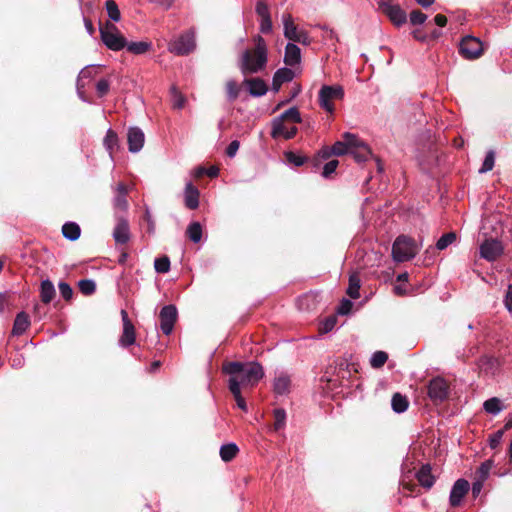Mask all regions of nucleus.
Returning <instances> with one entry per match:
<instances>
[{"mask_svg":"<svg viewBox=\"0 0 512 512\" xmlns=\"http://www.w3.org/2000/svg\"><path fill=\"white\" fill-rule=\"evenodd\" d=\"M223 371L229 376V389L254 387L264 376L263 367L258 362H228Z\"/></svg>","mask_w":512,"mask_h":512,"instance_id":"nucleus-1","label":"nucleus"},{"mask_svg":"<svg viewBox=\"0 0 512 512\" xmlns=\"http://www.w3.org/2000/svg\"><path fill=\"white\" fill-rule=\"evenodd\" d=\"M323 158H328L331 154L342 156L344 154H351L357 162L366 161L371 151L366 143H364L357 135L346 132L342 136V140L337 141L332 146L331 150H323Z\"/></svg>","mask_w":512,"mask_h":512,"instance_id":"nucleus-2","label":"nucleus"},{"mask_svg":"<svg viewBox=\"0 0 512 512\" xmlns=\"http://www.w3.org/2000/svg\"><path fill=\"white\" fill-rule=\"evenodd\" d=\"M267 63V46L261 36L255 38V48L247 49L240 59V70L246 74H254L264 69Z\"/></svg>","mask_w":512,"mask_h":512,"instance_id":"nucleus-3","label":"nucleus"},{"mask_svg":"<svg viewBox=\"0 0 512 512\" xmlns=\"http://www.w3.org/2000/svg\"><path fill=\"white\" fill-rule=\"evenodd\" d=\"M302 118L299 110L296 107H291L283 112L280 116L272 121L271 136L274 139L283 137L285 139H292L298 132L295 124L301 123Z\"/></svg>","mask_w":512,"mask_h":512,"instance_id":"nucleus-4","label":"nucleus"},{"mask_svg":"<svg viewBox=\"0 0 512 512\" xmlns=\"http://www.w3.org/2000/svg\"><path fill=\"white\" fill-rule=\"evenodd\" d=\"M99 32L103 44L112 51H120L127 45L125 37L117 26L109 21L100 24Z\"/></svg>","mask_w":512,"mask_h":512,"instance_id":"nucleus-5","label":"nucleus"},{"mask_svg":"<svg viewBox=\"0 0 512 512\" xmlns=\"http://www.w3.org/2000/svg\"><path fill=\"white\" fill-rule=\"evenodd\" d=\"M418 247L414 241L407 236H399L393 243L392 256L397 262L408 261L416 256Z\"/></svg>","mask_w":512,"mask_h":512,"instance_id":"nucleus-6","label":"nucleus"},{"mask_svg":"<svg viewBox=\"0 0 512 512\" xmlns=\"http://www.w3.org/2000/svg\"><path fill=\"white\" fill-rule=\"evenodd\" d=\"M344 98V89L341 85H323L318 94V102L322 109L328 113H334V100H342Z\"/></svg>","mask_w":512,"mask_h":512,"instance_id":"nucleus-7","label":"nucleus"},{"mask_svg":"<svg viewBox=\"0 0 512 512\" xmlns=\"http://www.w3.org/2000/svg\"><path fill=\"white\" fill-rule=\"evenodd\" d=\"M283 23V34L290 41L298 42L304 45L310 44V38L304 30L299 29L289 13H284L281 17Z\"/></svg>","mask_w":512,"mask_h":512,"instance_id":"nucleus-8","label":"nucleus"},{"mask_svg":"<svg viewBox=\"0 0 512 512\" xmlns=\"http://www.w3.org/2000/svg\"><path fill=\"white\" fill-rule=\"evenodd\" d=\"M195 47L194 32L188 31L172 40L168 45V50L176 55H187L192 52Z\"/></svg>","mask_w":512,"mask_h":512,"instance_id":"nucleus-9","label":"nucleus"},{"mask_svg":"<svg viewBox=\"0 0 512 512\" xmlns=\"http://www.w3.org/2000/svg\"><path fill=\"white\" fill-rule=\"evenodd\" d=\"M483 43L476 37L466 36L460 43V53L468 60L479 58L483 54Z\"/></svg>","mask_w":512,"mask_h":512,"instance_id":"nucleus-10","label":"nucleus"},{"mask_svg":"<svg viewBox=\"0 0 512 512\" xmlns=\"http://www.w3.org/2000/svg\"><path fill=\"white\" fill-rule=\"evenodd\" d=\"M97 74L98 67L95 65H88L80 71L76 82V91L78 97L83 102H89L88 99L85 97V89L90 84V82L96 77Z\"/></svg>","mask_w":512,"mask_h":512,"instance_id":"nucleus-11","label":"nucleus"},{"mask_svg":"<svg viewBox=\"0 0 512 512\" xmlns=\"http://www.w3.org/2000/svg\"><path fill=\"white\" fill-rule=\"evenodd\" d=\"M379 7L394 25L401 26L406 22L407 16L405 11L402 10L398 4L393 3L391 0L381 1L379 3Z\"/></svg>","mask_w":512,"mask_h":512,"instance_id":"nucleus-12","label":"nucleus"},{"mask_svg":"<svg viewBox=\"0 0 512 512\" xmlns=\"http://www.w3.org/2000/svg\"><path fill=\"white\" fill-rule=\"evenodd\" d=\"M480 257L489 261H495L502 253V243L496 239H486L479 248Z\"/></svg>","mask_w":512,"mask_h":512,"instance_id":"nucleus-13","label":"nucleus"},{"mask_svg":"<svg viewBox=\"0 0 512 512\" xmlns=\"http://www.w3.org/2000/svg\"><path fill=\"white\" fill-rule=\"evenodd\" d=\"M448 384L440 377L433 378L428 385V395L433 402H442L448 396Z\"/></svg>","mask_w":512,"mask_h":512,"instance_id":"nucleus-14","label":"nucleus"},{"mask_svg":"<svg viewBox=\"0 0 512 512\" xmlns=\"http://www.w3.org/2000/svg\"><path fill=\"white\" fill-rule=\"evenodd\" d=\"M177 309L174 305H166L160 311V327L165 335L171 334L177 320Z\"/></svg>","mask_w":512,"mask_h":512,"instance_id":"nucleus-15","label":"nucleus"},{"mask_svg":"<svg viewBox=\"0 0 512 512\" xmlns=\"http://www.w3.org/2000/svg\"><path fill=\"white\" fill-rule=\"evenodd\" d=\"M128 149L131 153L139 152L145 142V135L138 127H130L127 133Z\"/></svg>","mask_w":512,"mask_h":512,"instance_id":"nucleus-16","label":"nucleus"},{"mask_svg":"<svg viewBox=\"0 0 512 512\" xmlns=\"http://www.w3.org/2000/svg\"><path fill=\"white\" fill-rule=\"evenodd\" d=\"M469 490V483L465 479H458L451 491L449 496L450 505L453 507L459 506L464 496Z\"/></svg>","mask_w":512,"mask_h":512,"instance_id":"nucleus-17","label":"nucleus"},{"mask_svg":"<svg viewBox=\"0 0 512 512\" xmlns=\"http://www.w3.org/2000/svg\"><path fill=\"white\" fill-rule=\"evenodd\" d=\"M113 238L117 244H126L130 239L128 220L124 217H117L113 230Z\"/></svg>","mask_w":512,"mask_h":512,"instance_id":"nucleus-18","label":"nucleus"},{"mask_svg":"<svg viewBox=\"0 0 512 512\" xmlns=\"http://www.w3.org/2000/svg\"><path fill=\"white\" fill-rule=\"evenodd\" d=\"M291 379L285 372L276 375L273 381V390L277 395H286L290 392Z\"/></svg>","mask_w":512,"mask_h":512,"instance_id":"nucleus-19","label":"nucleus"},{"mask_svg":"<svg viewBox=\"0 0 512 512\" xmlns=\"http://www.w3.org/2000/svg\"><path fill=\"white\" fill-rule=\"evenodd\" d=\"M244 84L246 85L251 96L260 97L267 93L266 83L259 78L245 79Z\"/></svg>","mask_w":512,"mask_h":512,"instance_id":"nucleus-20","label":"nucleus"},{"mask_svg":"<svg viewBox=\"0 0 512 512\" xmlns=\"http://www.w3.org/2000/svg\"><path fill=\"white\" fill-rule=\"evenodd\" d=\"M284 62L288 66H295L301 62V50L294 43H288L285 47Z\"/></svg>","mask_w":512,"mask_h":512,"instance_id":"nucleus-21","label":"nucleus"},{"mask_svg":"<svg viewBox=\"0 0 512 512\" xmlns=\"http://www.w3.org/2000/svg\"><path fill=\"white\" fill-rule=\"evenodd\" d=\"M185 205L189 209H196L199 206V190L188 182L184 192Z\"/></svg>","mask_w":512,"mask_h":512,"instance_id":"nucleus-22","label":"nucleus"},{"mask_svg":"<svg viewBox=\"0 0 512 512\" xmlns=\"http://www.w3.org/2000/svg\"><path fill=\"white\" fill-rule=\"evenodd\" d=\"M30 326L29 316L25 312H20L16 315L14 320L12 335H22Z\"/></svg>","mask_w":512,"mask_h":512,"instance_id":"nucleus-23","label":"nucleus"},{"mask_svg":"<svg viewBox=\"0 0 512 512\" xmlns=\"http://www.w3.org/2000/svg\"><path fill=\"white\" fill-rule=\"evenodd\" d=\"M416 478L426 489H430L435 482V478L431 473V467L429 465H424L421 467V469L417 472Z\"/></svg>","mask_w":512,"mask_h":512,"instance_id":"nucleus-24","label":"nucleus"},{"mask_svg":"<svg viewBox=\"0 0 512 512\" xmlns=\"http://www.w3.org/2000/svg\"><path fill=\"white\" fill-rule=\"evenodd\" d=\"M105 149L109 152L110 158H113V152L119 147V139L112 129H108L103 140Z\"/></svg>","mask_w":512,"mask_h":512,"instance_id":"nucleus-25","label":"nucleus"},{"mask_svg":"<svg viewBox=\"0 0 512 512\" xmlns=\"http://www.w3.org/2000/svg\"><path fill=\"white\" fill-rule=\"evenodd\" d=\"M135 342V328L133 324L125 323L123 326V332L119 339V345L122 347H128Z\"/></svg>","mask_w":512,"mask_h":512,"instance_id":"nucleus-26","label":"nucleus"},{"mask_svg":"<svg viewBox=\"0 0 512 512\" xmlns=\"http://www.w3.org/2000/svg\"><path fill=\"white\" fill-rule=\"evenodd\" d=\"M40 296H41V301L45 304L50 303L52 301V299L54 298L55 288H54L53 283L50 280L46 279L41 282Z\"/></svg>","mask_w":512,"mask_h":512,"instance_id":"nucleus-27","label":"nucleus"},{"mask_svg":"<svg viewBox=\"0 0 512 512\" xmlns=\"http://www.w3.org/2000/svg\"><path fill=\"white\" fill-rule=\"evenodd\" d=\"M80 233L79 225L74 222L65 223L62 227L63 236L70 241L77 240L80 237Z\"/></svg>","mask_w":512,"mask_h":512,"instance_id":"nucleus-28","label":"nucleus"},{"mask_svg":"<svg viewBox=\"0 0 512 512\" xmlns=\"http://www.w3.org/2000/svg\"><path fill=\"white\" fill-rule=\"evenodd\" d=\"M129 52L135 55H142L148 52L152 44L150 42L146 41H140V42H127V45L125 46Z\"/></svg>","mask_w":512,"mask_h":512,"instance_id":"nucleus-29","label":"nucleus"},{"mask_svg":"<svg viewBox=\"0 0 512 512\" xmlns=\"http://www.w3.org/2000/svg\"><path fill=\"white\" fill-rule=\"evenodd\" d=\"M392 409L396 413H403L408 408V400L405 396L400 393H395L391 400Z\"/></svg>","mask_w":512,"mask_h":512,"instance_id":"nucleus-30","label":"nucleus"},{"mask_svg":"<svg viewBox=\"0 0 512 512\" xmlns=\"http://www.w3.org/2000/svg\"><path fill=\"white\" fill-rule=\"evenodd\" d=\"M360 278L357 274H352L350 275L349 277V285H348V288H347V294L353 298V299H358L360 294H359V289H360Z\"/></svg>","mask_w":512,"mask_h":512,"instance_id":"nucleus-31","label":"nucleus"},{"mask_svg":"<svg viewBox=\"0 0 512 512\" xmlns=\"http://www.w3.org/2000/svg\"><path fill=\"white\" fill-rule=\"evenodd\" d=\"M483 407L487 413L493 415H497L503 409L502 402L496 397L486 400Z\"/></svg>","mask_w":512,"mask_h":512,"instance_id":"nucleus-32","label":"nucleus"},{"mask_svg":"<svg viewBox=\"0 0 512 512\" xmlns=\"http://www.w3.org/2000/svg\"><path fill=\"white\" fill-rule=\"evenodd\" d=\"M273 77L277 84H283L293 80L294 72L291 69L284 67L278 69Z\"/></svg>","mask_w":512,"mask_h":512,"instance_id":"nucleus-33","label":"nucleus"},{"mask_svg":"<svg viewBox=\"0 0 512 512\" xmlns=\"http://www.w3.org/2000/svg\"><path fill=\"white\" fill-rule=\"evenodd\" d=\"M238 452V447L234 443L226 444L220 448L221 459L225 462L232 460Z\"/></svg>","mask_w":512,"mask_h":512,"instance_id":"nucleus-34","label":"nucleus"},{"mask_svg":"<svg viewBox=\"0 0 512 512\" xmlns=\"http://www.w3.org/2000/svg\"><path fill=\"white\" fill-rule=\"evenodd\" d=\"M187 235L192 242H200L202 238V227L200 223L192 222L191 224H189L187 228Z\"/></svg>","mask_w":512,"mask_h":512,"instance_id":"nucleus-35","label":"nucleus"},{"mask_svg":"<svg viewBox=\"0 0 512 512\" xmlns=\"http://www.w3.org/2000/svg\"><path fill=\"white\" fill-rule=\"evenodd\" d=\"M105 8H106L109 18L112 21H114V22L120 21L121 13H120L117 3L114 0H107L105 2Z\"/></svg>","mask_w":512,"mask_h":512,"instance_id":"nucleus-36","label":"nucleus"},{"mask_svg":"<svg viewBox=\"0 0 512 512\" xmlns=\"http://www.w3.org/2000/svg\"><path fill=\"white\" fill-rule=\"evenodd\" d=\"M79 290L84 295H91L96 290V283L92 279H83L78 282Z\"/></svg>","mask_w":512,"mask_h":512,"instance_id":"nucleus-37","label":"nucleus"},{"mask_svg":"<svg viewBox=\"0 0 512 512\" xmlns=\"http://www.w3.org/2000/svg\"><path fill=\"white\" fill-rule=\"evenodd\" d=\"M456 240V234L454 232L446 233L442 235L436 243L438 250H444Z\"/></svg>","mask_w":512,"mask_h":512,"instance_id":"nucleus-38","label":"nucleus"},{"mask_svg":"<svg viewBox=\"0 0 512 512\" xmlns=\"http://www.w3.org/2000/svg\"><path fill=\"white\" fill-rule=\"evenodd\" d=\"M387 359H388L387 353H385L383 351H377V352L373 353V355L370 359V364L373 368H380L386 363Z\"/></svg>","mask_w":512,"mask_h":512,"instance_id":"nucleus-39","label":"nucleus"},{"mask_svg":"<svg viewBox=\"0 0 512 512\" xmlns=\"http://www.w3.org/2000/svg\"><path fill=\"white\" fill-rule=\"evenodd\" d=\"M154 268L158 273H167L170 270V260L167 256L156 258Z\"/></svg>","mask_w":512,"mask_h":512,"instance_id":"nucleus-40","label":"nucleus"},{"mask_svg":"<svg viewBox=\"0 0 512 512\" xmlns=\"http://www.w3.org/2000/svg\"><path fill=\"white\" fill-rule=\"evenodd\" d=\"M170 91L173 107L177 109L183 108L185 104V97L178 91V89L175 86H172Z\"/></svg>","mask_w":512,"mask_h":512,"instance_id":"nucleus-41","label":"nucleus"},{"mask_svg":"<svg viewBox=\"0 0 512 512\" xmlns=\"http://www.w3.org/2000/svg\"><path fill=\"white\" fill-rule=\"evenodd\" d=\"M494 162H495V155H494V152L493 151H489L486 156H485V159L482 163V166L481 168L479 169V172L480 173H486L488 171H491L494 167Z\"/></svg>","mask_w":512,"mask_h":512,"instance_id":"nucleus-42","label":"nucleus"},{"mask_svg":"<svg viewBox=\"0 0 512 512\" xmlns=\"http://www.w3.org/2000/svg\"><path fill=\"white\" fill-rule=\"evenodd\" d=\"M226 93L230 101H234L239 95V86L236 81L229 80L226 83Z\"/></svg>","mask_w":512,"mask_h":512,"instance_id":"nucleus-43","label":"nucleus"},{"mask_svg":"<svg viewBox=\"0 0 512 512\" xmlns=\"http://www.w3.org/2000/svg\"><path fill=\"white\" fill-rule=\"evenodd\" d=\"M493 466V462L491 460H487L481 464V466L477 470V479L486 480L489 476L490 470Z\"/></svg>","mask_w":512,"mask_h":512,"instance_id":"nucleus-44","label":"nucleus"},{"mask_svg":"<svg viewBox=\"0 0 512 512\" xmlns=\"http://www.w3.org/2000/svg\"><path fill=\"white\" fill-rule=\"evenodd\" d=\"M274 418H275L274 429L275 430L282 429L285 426V422H286V412H285V410H283V409H276L274 411Z\"/></svg>","mask_w":512,"mask_h":512,"instance_id":"nucleus-45","label":"nucleus"},{"mask_svg":"<svg viewBox=\"0 0 512 512\" xmlns=\"http://www.w3.org/2000/svg\"><path fill=\"white\" fill-rule=\"evenodd\" d=\"M285 158H286V160L289 163H291V164H293V165H295L297 167L302 166L305 163V158L304 157H302L300 155H297V154H295L292 151L286 152L285 153Z\"/></svg>","mask_w":512,"mask_h":512,"instance_id":"nucleus-46","label":"nucleus"},{"mask_svg":"<svg viewBox=\"0 0 512 512\" xmlns=\"http://www.w3.org/2000/svg\"><path fill=\"white\" fill-rule=\"evenodd\" d=\"M339 162L337 160H331L327 162L322 171V176L324 178H329L337 169Z\"/></svg>","mask_w":512,"mask_h":512,"instance_id":"nucleus-47","label":"nucleus"},{"mask_svg":"<svg viewBox=\"0 0 512 512\" xmlns=\"http://www.w3.org/2000/svg\"><path fill=\"white\" fill-rule=\"evenodd\" d=\"M230 392L233 394L235 400H236V403H237V406L243 410V411H247V404L244 400V398L242 397L241 395V390H239L238 388H236V386L234 387V389H229Z\"/></svg>","mask_w":512,"mask_h":512,"instance_id":"nucleus-48","label":"nucleus"},{"mask_svg":"<svg viewBox=\"0 0 512 512\" xmlns=\"http://www.w3.org/2000/svg\"><path fill=\"white\" fill-rule=\"evenodd\" d=\"M255 10H256L257 15L260 17V19L270 16L269 7H268L267 3L264 2L263 0L257 1Z\"/></svg>","mask_w":512,"mask_h":512,"instance_id":"nucleus-49","label":"nucleus"},{"mask_svg":"<svg viewBox=\"0 0 512 512\" xmlns=\"http://www.w3.org/2000/svg\"><path fill=\"white\" fill-rule=\"evenodd\" d=\"M59 292L65 300H70L73 296V290L71 286L66 282H60L58 284Z\"/></svg>","mask_w":512,"mask_h":512,"instance_id":"nucleus-50","label":"nucleus"},{"mask_svg":"<svg viewBox=\"0 0 512 512\" xmlns=\"http://www.w3.org/2000/svg\"><path fill=\"white\" fill-rule=\"evenodd\" d=\"M427 16L419 10L412 11L410 14V21L413 25L423 24Z\"/></svg>","mask_w":512,"mask_h":512,"instance_id":"nucleus-51","label":"nucleus"},{"mask_svg":"<svg viewBox=\"0 0 512 512\" xmlns=\"http://www.w3.org/2000/svg\"><path fill=\"white\" fill-rule=\"evenodd\" d=\"M110 83L107 79H100L96 84V91L100 97L106 95L109 91Z\"/></svg>","mask_w":512,"mask_h":512,"instance_id":"nucleus-52","label":"nucleus"},{"mask_svg":"<svg viewBox=\"0 0 512 512\" xmlns=\"http://www.w3.org/2000/svg\"><path fill=\"white\" fill-rule=\"evenodd\" d=\"M352 307L353 303L349 299H342L337 308V313L340 315H347L350 313Z\"/></svg>","mask_w":512,"mask_h":512,"instance_id":"nucleus-53","label":"nucleus"},{"mask_svg":"<svg viewBox=\"0 0 512 512\" xmlns=\"http://www.w3.org/2000/svg\"><path fill=\"white\" fill-rule=\"evenodd\" d=\"M273 24L271 20V16H267L260 19V31L264 34H268L272 31Z\"/></svg>","mask_w":512,"mask_h":512,"instance_id":"nucleus-54","label":"nucleus"},{"mask_svg":"<svg viewBox=\"0 0 512 512\" xmlns=\"http://www.w3.org/2000/svg\"><path fill=\"white\" fill-rule=\"evenodd\" d=\"M503 434H504L503 430H498L490 436L489 445L492 449H495L499 446V444L501 443Z\"/></svg>","mask_w":512,"mask_h":512,"instance_id":"nucleus-55","label":"nucleus"},{"mask_svg":"<svg viewBox=\"0 0 512 512\" xmlns=\"http://www.w3.org/2000/svg\"><path fill=\"white\" fill-rule=\"evenodd\" d=\"M113 205L115 208L120 210H126L128 207L126 196L116 195L113 200Z\"/></svg>","mask_w":512,"mask_h":512,"instance_id":"nucleus-56","label":"nucleus"},{"mask_svg":"<svg viewBox=\"0 0 512 512\" xmlns=\"http://www.w3.org/2000/svg\"><path fill=\"white\" fill-rule=\"evenodd\" d=\"M240 147V143L238 140H233L226 149V154L228 157L233 158Z\"/></svg>","mask_w":512,"mask_h":512,"instance_id":"nucleus-57","label":"nucleus"},{"mask_svg":"<svg viewBox=\"0 0 512 512\" xmlns=\"http://www.w3.org/2000/svg\"><path fill=\"white\" fill-rule=\"evenodd\" d=\"M484 482H485L484 480L477 479V480L472 484V495H473L474 497H477V496L480 494V492H481V490H482V488H483V483H484Z\"/></svg>","mask_w":512,"mask_h":512,"instance_id":"nucleus-58","label":"nucleus"},{"mask_svg":"<svg viewBox=\"0 0 512 512\" xmlns=\"http://www.w3.org/2000/svg\"><path fill=\"white\" fill-rule=\"evenodd\" d=\"M144 218H145V220L148 223V232L149 233H153L154 230H155V224H154V221L152 219L150 210L148 208H146V210H145Z\"/></svg>","mask_w":512,"mask_h":512,"instance_id":"nucleus-59","label":"nucleus"},{"mask_svg":"<svg viewBox=\"0 0 512 512\" xmlns=\"http://www.w3.org/2000/svg\"><path fill=\"white\" fill-rule=\"evenodd\" d=\"M505 306L507 309L512 312V285L509 286L506 298H505Z\"/></svg>","mask_w":512,"mask_h":512,"instance_id":"nucleus-60","label":"nucleus"},{"mask_svg":"<svg viewBox=\"0 0 512 512\" xmlns=\"http://www.w3.org/2000/svg\"><path fill=\"white\" fill-rule=\"evenodd\" d=\"M434 22L436 25L443 27L447 23V18L442 14H437L434 18Z\"/></svg>","mask_w":512,"mask_h":512,"instance_id":"nucleus-61","label":"nucleus"},{"mask_svg":"<svg viewBox=\"0 0 512 512\" xmlns=\"http://www.w3.org/2000/svg\"><path fill=\"white\" fill-rule=\"evenodd\" d=\"M335 319L331 318V319H327L324 323V326H323V329L325 332H329L330 330L333 329L334 325H335Z\"/></svg>","mask_w":512,"mask_h":512,"instance_id":"nucleus-62","label":"nucleus"},{"mask_svg":"<svg viewBox=\"0 0 512 512\" xmlns=\"http://www.w3.org/2000/svg\"><path fill=\"white\" fill-rule=\"evenodd\" d=\"M84 24H85V28H86V31L88 32V34L93 35L95 29H94L92 22L89 19L84 18Z\"/></svg>","mask_w":512,"mask_h":512,"instance_id":"nucleus-63","label":"nucleus"},{"mask_svg":"<svg viewBox=\"0 0 512 512\" xmlns=\"http://www.w3.org/2000/svg\"><path fill=\"white\" fill-rule=\"evenodd\" d=\"M116 192H117V195L126 196L128 190H127V187L123 183H119L116 187Z\"/></svg>","mask_w":512,"mask_h":512,"instance_id":"nucleus-64","label":"nucleus"}]
</instances>
